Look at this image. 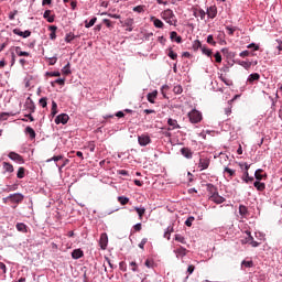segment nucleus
I'll return each mask as SVG.
<instances>
[{
	"instance_id": "1",
	"label": "nucleus",
	"mask_w": 282,
	"mask_h": 282,
	"mask_svg": "<svg viewBox=\"0 0 282 282\" xmlns=\"http://www.w3.org/2000/svg\"><path fill=\"white\" fill-rule=\"evenodd\" d=\"M188 118L192 124H198V122H202V112L197 109H193L188 112Z\"/></svg>"
},
{
	"instance_id": "2",
	"label": "nucleus",
	"mask_w": 282,
	"mask_h": 282,
	"mask_svg": "<svg viewBox=\"0 0 282 282\" xmlns=\"http://www.w3.org/2000/svg\"><path fill=\"white\" fill-rule=\"evenodd\" d=\"M9 202H11V204H21V202H23V199H25V196H23V194L21 193H15V194H10L8 196Z\"/></svg>"
},
{
	"instance_id": "3",
	"label": "nucleus",
	"mask_w": 282,
	"mask_h": 282,
	"mask_svg": "<svg viewBox=\"0 0 282 282\" xmlns=\"http://www.w3.org/2000/svg\"><path fill=\"white\" fill-rule=\"evenodd\" d=\"M246 239L241 240L242 243H250L252 248H259V242L254 241V237H252V234L250 231H246Z\"/></svg>"
},
{
	"instance_id": "4",
	"label": "nucleus",
	"mask_w": 282,
	"mask_h": 282,
	"mask_svg": "<svg viewBox=\"0 0 282 282\" xmlns=\"http://www.w3.org/2000/svg\"><path fill=\"white\" fill-rule=\"evenodd\" d=\"M8 158L12 160L13 162H18L19 164H24L25 160H23V156L17 152H10L8 154Z\"/></svg>"
},
{
	"instance_id": "5",
	"label": "nucleus",
	"mask_w": 282,
	"mask_h": 282,
	"mask_svg": "<svg viewBox=\"0 0 282 282\" xmlns=\"http://www.w3.org/2000/svg\"><path fill=\"white\" fill-rule=\"evenodd\" d=\"M24 107L29 113H34L36 111V105H34V101L30 97H28Z\"/></svg>"
},
{
	"instance_id": "6",
	"label": "nucleus",
	"mask_w": 282,
	"mask_h": 282,
	"mask_svg": "<svg viewBox=\"0 0 282 282\" xmlns=\"http://www.w3.org/2000/svg\"><path fill=\"white\" fill-rule=\"evenodd\" d=\"M69 122V115L67 113H61L55 118L56 124H67Z\"/></svg>"
},
{
	"instance_id": "7",
	"label": "nucleus",
	"mask_w": 282,
	"mask_h": 282,
	"mask_svg": "<svg viewBox=\"0 0 282 282\" xmlns=\"http://www.w3.org/2000/svg\"><path fill=\"white\" fill-rule=\"evenodd\" d=\"M138 142L140 147H147L148 144H151V137L148 134H141L138 137Z\"/></svg>"
},
{
	"instance_id": "8",
	"label": "nucleus",
	"mask_w": 282,
	"mask_h": 282,
	"mask_svg": "<svg viewBox=\"0 0 282 282\" xmlns=\"http://www.w3.org/2000/svg\"><path fill=\"white\" fill-rule=\"evenodd\" d=\"M209 166H210V159L208 158L199 159L198 169H200V171H206V169H208Z\"/></svg>"
},
{
	"instance_id": "9",
	"label": "nucleus",
	"mask_w": 282,
	"mask_h": 282,
	"mask_svg": "<svg viewBox=\"0 0 282 282\" xmlns=\"http://www.w3.org/2000/svg\"><path fill=\"white\" fill-rule=\"evenodd\" d=\"M162 14L166 23H170V25H173V23L171 22V19H175V13H173V10L167 9Z\"/></svg>"
},
{
	"instance_id": "10",
	"label": "nucleus",
	"mask_w": 282,
	"mask_h": 282,
	"mask_svg": "<svg viewBox=\"0 0 282 282\" xmlns=\"http://www.w3.org/2000/svg\"><path fill=\"white\" fill-rule=\"evenodd\" d=\"M209 202H214V204H224L226 202V198L219 195V192H217L214 196L208 197Z\"/></svg>"
},
{
	"instance_id": "11",
	"label": "nucleus",
	"mask_w": 282,
	"mask_h": 282,
	"mask_svg": "<svg viewBox=\"0 0 282 282\" xmlns=\"http://www.w3.org/2000/svg\"><path fill=\"white\" fill-rule=\"evenodd\" d=\"M109 243V237L107 234H101L100 239H99V245L101 250H107V245Z\"/></svg>"
},
{
	"instance_id": "12",
	"label": "nucleus",
	"mask_w": 282,
	"mask_h": 282,
	"mask_svg": "<svg viewBox=\"0 0 282 282\" xmlns=\"http://www.w3.org/2000/svg\"><path fill=\"white\" fill-rule=\"evenodd\" d=\"M13 34H17V36H22V39H28L29 36H32V32L30 30L23 32L20 29H14Z\"/></svg>"
},
{
	"instance_id": "13",
	"label": "nucleus",
	"mask_w": 282,
	"mask_h": 282,
	"mask_svg": "<svg viewBox=\"0 0 282 282\" xmlns=\"http://www.w3.org/2000/svg\"><path fill=\"white\" fill-rule=\"evenodd\" d=\"M206 188H207V193H208V197H213L214 195H217V193H219V191L217 189V186L208 183L206 185Z\"/></svg>"
},
{
	"instance_id": "14",
	"label": "nucleus",
	"mask_w": 282,
	"mask_h": 282,
	"mask_svg": "<svg viewBox=\"0 0 282 282\" xmlns=\"http://www.w3.org/2000/svg\"><path fill=\"white\" fill-rule=\"evenodd\" d=\"M206 14L208 15L209 19H215V17H217V7L212 6L207 8Z\"/></svg>"
},
{
	"instance_id": "15",
	"label": "nucleus",
	"mask_w": 282,
	"mask_h": 282,
	"mask_svg": "<svg viewBox=\"0 0 282 282\" xmlns=\"http://www.w3.org/2000/svg\"><path fill=\"white\" fill-rule=\"evenodd\" d=\"M181 154L186 158L187 160H192L193 159V151H191V149L188 148H182L181 149Z\"/></svg>"
},
{
	"instance_id": "16",
	"label": "nucleus",
	"mask_w": 282,
	"mask_h": 282,
	"mask_svg": "<svg viewBox=\"0 0 282 282\" xmlns=\"http://www.w3.org/2000/svg\"><path fill=\"white\" fill-rule=\"evenodd\" d=\"M133 23H134L133 18L126 19L124 26L128 28L127 32H133Z\"/></svg>"
},
{
	"instance_id": "17",
	"label": "nucleus",
	"mask_w": 282,
	"mask_h": 282,
	"mask_svg": "<svg viewBox=\"0 0 282 282\" xmlns=\"http://www.w3.org/2000/svg\"><path fill=\"white\" fill-rule=\"evenodd\" d=\"M167 124H170V127H172V128H169L167 131H173V129H180V128H181V127L177 124V120L172 119V118H170V119L167 120Z\"/></svg>"
},
{
	"instance_id": "18",
	"label": "nucleus",
	"mask_w": 282,
	"mask_h": 282,
	"mask_svg": "<svg viewBox=\"0 0 282 282\" xmlns=\"http://www.w3.org/2000/svg\"><path fill=\"white\" fill-rule=\"evenodd\" d=\"M73 259H83L85 257V253L80 249H75L72 252Z\"/></svg>"
},
{
	"instance_id": "19",
	"label": "nucleus",
	"mask_w": 282,
	"mask_h": 282,
	"mask_svg": "<svg viewBox=\"0 0 282 282\" xmlns=\"http://www.w3.org/2000/svg\"><path fill=\"white\" fill-rule=\"evenodd\" d=\"M2 166L6 173H14V166L11 163L3 162Z\"/></svg>"
},
{
	"instance_id": "20",
	"label": "nucleus",
	"mask_w": 282,
	"mask_h": 282,
	"mask_svg": "<svg viewBox=\"0 0 282 282\" xmlns=\"http://www.w3.org/2000/svg\"><path fill=\"white\" fill-rule=\"evenodd\" d=\"M174 252H175L176 257H186L187 250L184 247H178L174 250Z\"/></svg>"
},
{
	"instance_id": "21",
	"label": "nucleus",
	"mask_w": 282,
	"mask_h": 282,
	"mask_svg": "<svg viewBox=\"0 0 282 282\" xmlns=\"http://www.w3.org/2000/svg\"><path fill=\"white\" fill-rule=\"evenodd\" d=\"M171 41H175V43H182V36L177 35V32L172 31L170 33Z\"/></svg>"
},
{
	"instance_id": "22",
	"label": "nucleus",
	"mask_w": 282,
	"mask_h": 282,
	"mask_svg": "<svg viewBox=\"0 0 282 282\" xmlns=\"http://www.w3.org/2000/svg\"><path fill=\"white\" fill-rule=\"evenodd\" d=\"M48 30L51 32V34H50L51 41H55V39H56V31L58 30V28L56 25H51V26H48Z\"/></svg>"
},
{
	"instance_id": "23",
	"label": "nucleus",
	"mask_w": 282,
	"mask_h": 282,
	"mask_svg": "<svg viewBox=\"0 0 282 282\" xmlns=\"http://www.w3.org/2000/svg\"><path fill=\"white\" fill-rule=\"evenodd\" d=\"M43 17L48 23H54V15H52V10H46Z\"/></svg>"
},
{
	"instance_id": "24",
	"label": "nucleus",
	"mask_w": 282,
	"mask_h": 282,
	"mask_svg": "<svg viewBox=\"0 0 282 282\" xmlns=\"http://www.w3.org/2000/svg\"><path fill=\"white\" fill-rule=\"evenodd\" d=\"M17 231L18 232H28V225L23 224V223H18L15 225Z\"/></svg>"
},
{
	"instance_id": "25",
	"label": "nucleus",
	"mask_w": 282,
	"mask_h": 282,
	"mask_svg": "<svg viewBox=\"0 0 282 282\" xmlns=\"http://www.w3.org/2000/svg\"><path fill=\"white\" fill-rule=\"evenodd\" d=\"M155 98H158V90L148 94V100L151 105H155Z\"/></svg>"
},
{
	"instance_id": "26",
	"label": "nucleus",
	"mask_w": 282,
	"mask_h": 282,
	"mask_svg": "<svg viewBox=\"0 0 282 282\" xmlns=\"http://www.w3.org/2000/svg\"><path fill=\"white\" fill-rule=\"evenodd\" d=\"M259 78H261V75H259V73H252L249 75L247 82H249L250 84H253L254 80H259Z\"/></svg>"
},
{
	"instance_id": "27",
	"label": "nucleus",
	"mask_w": 282,
	"mask_h": 282,
	"mask_svg": "<svg viewBox=\"0 0 282 282\" xmlns=\"http://www.w3.org/2000/svg\"><path fill=\"white\" fill-rule=\"evenodd\" d=\"M194 17H199L202 21L206 19V11L204 9H198L194 12Z\"/></svg>"
},
{
	"instance_id": "28",
	"label": "nucleus",
	"mask_w": 282,
	"mask_h": 282,
	"mask_svg": "<svg viewBox=\"0 0 282 282\" xmlns=\"http://www.w3.org/2000/svg\"><path fill=\"white\" fill-rule=\"evenodd\" d=\"M151 21H153V25L159 28V29H162L164 28V22H162V20L155 18V17H152L151 18Z\"/></svg>"
},
{
	"instance_id": "29",
	"label": "nucleus",
	"mask_w": 282,
	"mask_h": 282,
	"mask_svg": "<svg viewBox=\"0 0 282 282\" xmlns=\"http://www.w3.org/2000/svg\"><path fill=\"white\" fill-rule=\"evenodd\" d=\"M254 188H257V191H260V193H262V191H265V183H261L259 181H256L253 183Z\"/></svg>"
},
{
	"instance_id": "30",
	"label": "nucleus",
	"mask_w": 282,
	"mask_h": 282,
	"mask_svg": "<svg viewBox=\"0 0 282 282\" xmlns=\"http://www.w3.org/2000/svg\"><path fill=\"white\" fill-rule=\"evenodd\" d=\"M25 133L30 135L31 140H34L36 138V132L32 129V127H26Z\"/></svg>"
},
{
	"instance_id": "31",
	"label": "nucleus",
	"mask_w": 282,
	"mask_h": 282,
	"mask_svg": "<svg viewBox=\"0 0 282 282\" xmlns=\"http://www.w3.org/2000/svg\"><path fill=\"white\" fill-rule=\"evenodd\" d=\"M232 102H235V99H230L228 101V107L225 108L226 116H230L232 113Z\"/></svg>"
},
{
	"instance_id": "32",
	"label": "nucleus",
	"mask_w": 282,
	"mask_h": 282,
	"mask_svg": "<svg viewBox=\"0 0 282 282\" xmlns=\"http://www.w3.org/2000/svg\"><path fill=\"white\" fill-rule=\"evenodd\" d=\"M14 50L18 56H30L29 52L21 51V46H15Z\"/></svg>"
},
{
	"instance_id": "33",
	"label": "nucleus",
	"mask_w": 282,
	"mask_h": 282,
	"mask_svg": "<svg viewBox=\"0 0 282 282\" xmlns=\"http://www.w3.org/2000/svg\"><path fill=\"white\" fill-rule=\"evenodd\" d=\"M135 213L139 215V219H142L144 217V213H147V208L144 207H134Z\"/></svg>"
},
{
	"instance_id": "34",
	"label": "nucleus",
	"mask_w": 282,
	"mask_h": 282,
	"mask_svg": "<svg viewBox=\"0 0 282 282\" xmlns=\"http://www.w3.org/2000/svg\"><path fill=\"white\" fill-rule=\"evenodd\" d=\"M238 65H240L245 69H250V67H252V62L239 61Z\"/></svg>"
},
{
	"instance_id": "35",
	"label": "nucleus",
	"mask_w": 282,
	"mask_h": 282,
	"mask_svg": "<svg viewBox=\"0 0 282 282\" xmlns=\"http://www.w3.org/2000/svg\"><path fill=\"white\" fill-rule=\"evenodd\" d=\"M97 21H98V18H93L89 22L86 20L85 21V28H87V29L94 28V25H96Z\"/></svg>"
},
{
	"instance_id": "36",
	"label": "nucleus",
	"mask_w": 282,
	"mask_h": 282,
	"mask_svg": "<svg viewBox=\"0 0 282 282\" xmlns=\"http://www.w3.org/2000/svg\"><path fill=\"white\" fill-rule=\"evenodd\" d=\"M17 177L18 180H23V177H25V167H19Z\"/></svg>"
},
{
	"instance_id": "37",
	"label": "nucleus",
	"mask_w": 282,
	"mask_h": 282,
	"mask_svg": "<svg viewBox=\"0 0 282 282\" xmlns=\"http://www.w3.org/2000/svg\"><path fill=\"white\" fill-rule=\"evenodd\" d=\"M118 202H119V204H121V206H127V204H129V197L119 196Z\"/></svg>"
},
{
	"instance_id": "38",
	"label": "nucleus",
	"mask_w": 282,
	"mask_h": 282,
	"mask_svg": "<svg viewBox=\"0 0 282 282\" xmlns=\"http://www.w3.org/2000/svg\"><path fill=\"white\" fill-rule=\"evenodd\" d=\"M62 73L64 74V76H69V74H72L69 63L62 68Z\"/></svg>"
},
{
	"instance_id": "39",
	"label": "nucleus",
	"mask_w": 282,
	"mask_h": 282,
	"mask_svg": "<svg viewBox=\"0 0 282 282\" xmlns=\"http://www.w3.org/2000/svg\"><path fill=\"white\" fill-rule=\"evenodd\" d=\"M204 45H202V42L199 40L194 41L193 43V50L194 52H197V50H202Z\"/></svg>"
},
{
	"instance_id": "40",
	"label": "nucleus",
	"mask_w": 282,
	"mask_h": 282,
	"mask_svg": "<svg viewBox=\"0 0 282 282\" xmlns=\"http://www.w3.org/2000/svg\"><path fill=\"white\" fill-rule=\"evenodd\" d=\"M58 105L56 104V101H52V111H51V115L54 117L56 116V113H58Z\"/></svg>"
},
{
	"instance_id": "41",
	"label": "nucleus",
	"mask_w": 282,
	"mask_h": 282,
	"mask_svg": "<svg viewBox=\"0 0 282 282\" xmlns=\"http://www.w3.org/2000/svg\"><path fill=\"white\" fill-rule=\"evenodd\" d=\"M175 241H178V243L186 245V238H184L182 235L177 234L175 235Z\"/></svg>"
},
{
	"instance_id": "42",
	"label": "nucleus",
	"mask_w": 282,
	"mask_h": 282,
	"mask_svg": "<svg viewBox=\"0 0 282 282\" xmlns=\"http://www.w3.org/2000/svg\"><path fill=\"white\" fill-rule=\"evenodd\" d=\"M219 78H220V80H221L223 83H225V85H227L228 87H230V85H232V82H231L230 79L226 78V76H224V74H221V75L219 76Z\"/></svg>"
},
{
	"instance_id": "43",
	"label": "nucleus",
	"mask_w": 282,
	"mask_h": 282,
	"mask_svg": "<svg viewBox=\"0 0 282 282\" xmlns=\"http://www.w3.org/2000/svg\"><path fill=\"white\" fill-rule=\"evenodd\" d=\"M261 173H263V170H261V169L256 171V173H254L256 180H258V181L263 180V174H261Z\"/></svg>"
},
{
	"instance_id": "44",
	"label": "nucleus",
	"mask_w": 282,
	"mask_h": 282,
	"mask_svg": "<svg viewBox=\"0 0 282 282\" xmlns=\"http://www.w3.org/2000/svg\"><path fill=\"white\" fill-rule=\"evenodd\" d=\"M239 213H240V215H242V216L248 215V207H246V205H240V206H239Z\"/></svg>"
},
{
	"instance_id": "45",
	"label": "nucleus",
	"mask_w": 282,
	"mask_h": 282,
	"mask_svg": "<svg viewBox=\"0 0 282 282\" xmlns=\"http://www.w3.org/2000/svg\"><path fill=\"white\" fill-rule=\"evenodd\" d=\"M200 50H202L203 54H205L206 56H212L213 55V51L209 50L208 47H206L205 45L202 46Z\"/></svg>"
},
{
	"instance_id": "46",
	"label": "nucleus",
	"mask_w": 282,
	"mask_h": 282,
	"mask_svg": "<svg viewBox=\"0 0 282 282\" xmlns=\"http://www.w3.org/2000/svg\"><path fill=\"white\" fill-rule=\"evenodd\" d=\"M167 56L170 58H172V61H176L177 59V53L173 52V48L169 50Z\"/></svg>"
},
{
	"instance_id": "47",
	"label": "nucleus",
	"mask_w": 282,
	"mask_h": 282,
	"mask_svg": "<svg viewBox=\"0 0 282 282\" xmlns=\"http://www.w3.org/2000/svg\"><path fill=\"white\" fill-rule=\"evenodd\" d=\"M74 39H76V35H74V33H68L65 36L66 43H72L74 41Z\"/></svg>"
},
{
	"instance_id": "48",
	"label": "nucleus",
	"mask_w": 282,
	"mask_h": 282,
	"mask_svg": "<svg viewBox=\"0 0 282 282\" xmlns=\"http://www.w3.org/2000/svg\"><path fill=\"white\" fill-rule=\"evenodd\" d=\"M254 177H251L250 174L248 173V171H246L245 176H243V182H246V184H248V182H253Z\"/></svg>"
},
{
	"instance_id": "49",
	"label": "nucleus",
	"mask_w": 282,
	"mask_h": 282,
	"mask_svg": "<svg viewBox=\"0 0 282 282\" xmlns=\"http://www.w3.org/2000/svg\"><path fill=\"white\" fill-rule=\"evenodd\" d=\"M39 105H41V107H43V109H45V107H47V97H43L39 100Z\"/></svg>"
},
{
	"instance_id": "50",
	"label": "nucleus",
	"mask_w": 282,
	"mask_h": 282,
	"mask_svg": "<svg viewBox=\"0 0 282 282\" xmlns=\"http://www.w3.org/2000/svg\"><path fill=\"white\" fill-rule=\"evenodd\" d=\"M193 221H195V217L189 216L186 221H185V226H187L188 228H191V226H193Z\"/></svg>"
},
{
	"instance_id": "51",
	"label": "nucleus",
	"mask_w": 282,
	"mask_h": 282,
	"mask_svg": "<svg viewBox=\"0 0 282 282\" xmlns=\"http://www.w3.org/2000/svg\"><path fill=\"white\" fill-rule=\"evenodd\" d=\"M59 160H63V155H55V156L46 160V162H59Z\"/></svg>"
},
{
	"instance_id": "52",
	"label": "nucleus",
	"mask_w": 282,
	"mask_h": 282,
	"mask_svg": "<svg viewBox=\"0 0 282 282\" xmlns=\"http://www.w3.org/2000/svg\"><path fill=\"white\" fill-rule=\"evenodd\" d=\"M174 94L180 95L184 91L181 85L174 86L173 88Z\"/></svg>"
},
{
	"instance_id": "53",
	"label": "nucleus",
	"mask_w": 282,
	"mask_h": 282,
	"mask_svg": "<svg viewBox=\"0 0 282 282\" xmlns=\"http://www.w3.org/2000/svg\"><path fill=\"white\" fill-rule=\"evenodd\" d=\"M226 30H227L229 36H234L235 32L237 31V28L226 26Z\"/></svg>"
},
{
	"instance_id": "54",
	"label": "nucleus",
	"mask_w": 282,
	"mask_h": 282,
	"mask_svg": "<svg viewBox=\"0 0 282 282\" xmlns=\"http://www.w3.org/2000/svg\"><path fill=\"white\" fill-rule=\"evenodd\" d=\"M144 6H137L133 8V12H138L139 14H141V12H144Z\"/></svg>"
},
{
	"instance_id": "55",
	"label": "nucleus",
	"mask_w": 282,
	"mask_h": 282,
	"mask_svg": "<svg viewBox=\"0 0 282 282\" xmlns=\"http://www.w3.org/2000/svg\"><path fill=\"white\" fill-rule=\"evenodd\" d=\"M207 43L209 45H217V42H215V37L213 35L207 36Z\"/></svg>"
},
{
	"instance_id": "56",
	"label": "nucleus",
	"mask_w": 282,
	"mask_h": 282,
	"mask_svg": "<svg viewBox=\"0 0 282 282\" xmlns=\"http://www.w3.org/2000/svg\"><path fill=\"white\" fill-rule=\"evenodd\" d=\"M7 270L6 263L0 262V274H6Z\"/></svg>"
},
{
	"instance_id": "57",
	"label": "nucleus",
	"mask_w": 282,
	"mask_h": 282,
	"mask_svg": "<svg viewBox=\"0 0 282 282\" xmlns=\"http://www.w3.org/2000/svg\"><path fill=\"white\" fill-rule=\"evenodd\" d=\"M242 265H245V268H252V265H254V262L243 260Z\"/></svg>"
},
{
	"instance_id": "58",
	"label": "nucleus",
	"mask_w": 282,
	"mask_h": 282,
	"mask_svg": "<svg viewBox=\"0 0 282 282\" xmlns=\"http://www.w3.org/2000/svg\"><path fill=\"white\" fill-rule=\"evenodd\" d=\"M276 43H278V46H276V50H279V55L282 54V41L281 40H276Z\"/></svg>"
},
{
	"instance_id": "59",
	"label": "nucleus",
	"mask_w": 282,
	"mask_h": 282,
	"mask_svg": "<svg viewBox=\"0 0 282 282\" xmlns=\"http://www.w3.org/2000/svg\"><path fill=\"white\" fill-rule=\"evenodd\" d=\"M214 57L216 63H221V53L217 52Z\"/></svg>"
},
{
	"instance_id": "60",
	"label": "nucleus",
	"mask_w": 282,
	"mask_h": 282,
	"mask_svg": "<svg viewBox=\"0 0 282 282\" xmlns=\"http://www.w3.org/2000/svg\"><path fill=\"white\" fill-rule=\"evenodd\" d=\"M147 241H149L147 238H143L141 240V242L139 243V248H141V250H144V246H147Z\"/></svg>"
},
{
	"instance_id": "61",
	"label": "nucleus",
	"mask_w": 282,
	"mask_h": 282,
	"mask_svg": "<svg viewBox=\"0 0 282 282\" xmlns=\"http://www.w3.org/2000/svg\"><path fill=\"white\" fill-rule=\"evenodd\" d=\"M225 173H228L230 175V177H232L235 175V170H231L229 167H225Z\"/></svg>"
},
{
	"instance_id": "62",
	"label": "nucleus",
	"mask_w": 282,
	"mask_h": 282,
	"mask_svg": "<svg viewBox=\"0 0 282 282\" xmlns=\"http://www.w3.org/2000/svg\"><path fill=\"white\" fill-rule=\"evenodd\" d=\"M47 76H53V77H58L61 76V72H51V73H46Z\"/></svg>"
},
{
	"instance_id": "63",
	"label": "nucleus",
	"mask_w": 282,
	"mask_h": 282,
	"mask_svg": "<svg viewBox=\"0 0 282 282\" xmlns=\"http://www.w3.org/2000/svg\"><path fill=\"white\" fill-rule=\"evenodd\" d=\"M133 229L135 230V232H140V230H142V224H137L133 226Z\"/></svg>"
},
{
	"instance_id": "64",
	"label": "nucleus",
	"mask_w": 282,
	"mask_h": 282,
	"mask_svg": "<svg viewBox=\"0 0 282 282\" xmlns=\"http://www.w3.org/2000/svg\"><path fill=\"white\" fill-rule=\"evenodd\" d=\"M104 23H105L106 28H112V25H111V20H109V19H104Z\"/></svg>"
}]
</instances>
